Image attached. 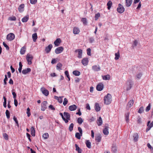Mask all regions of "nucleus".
<instances>
[{
    "label": "nucleus",
    "instance_id": "f257e3e1",
    "mask_svg": "<svg viewBox=\"0 0 153 153\" xmlns=\"http://www.w3.org/2000/svg\"><path fill=\"white\" fill-rule=\"evenodd\" d=\"M104 103L106 105L110 104L112 101V96L110 94H108L104 98Z\"/></svg>",
    "mask_w": 153,
    "mask_h": 153
},
{
    "label": "nucleus",
    "instance_id": "f03ea898",
    "mask_svg": "<svg viewBox=\"0 0 153 153\" xmlns=\"http://www.w3.org/2000/svg\"><path fill=\"white\" fill-rule=\"evenodd\" d=\"M133 82L131 80L129 79L127 80L125 85V87L126 90L128 91L131 89L132 87Z\"/></svg>",
    "mask_w": 153,
    "mask_h": 153
},
{
    "label": "nucleus",
    "instance_id": "7ed1b4c3",
    "mask_svg": "<svg viewBox=\"0 0 153 153\" xmlns=\"http://www.w3.org/2000/svg\"><path fill=\"white\" fill-rule=\"evenodd\" d=\"M26 59L27 61L28 64L30 65L32 64V60L33 59V57L32 55L29 53L27 54L26 57Z\"/></svg>",
    "mask_w": 153,
    "mask_h": 153
},
{
    "label": "nucleus",
    "instance_id": "20e7f679",
    "mask_svg": "<svg viewBox=\"0 0 153 153\" xmlns=\"http://www.w3.org/2000/svg\"><path fill=\"white\" fill-rule=\"evenodd\" d=\"M125 10L123 6L120 4H118V7L117 9V11L120 13H123Z\"/></svg>",
    "mask_w": 153,
    "mask_h": 153
},
{
    "label": "nucleus",
    "instance_id": "39448f33",
    "mask_svg": "<svg viewBox=\"0 0 153 153\" xmlns=\"http://www.w3.org/2000/svg\"><path fill=\"white\" fill-rule=\"evenodd\" d=\"M64 116L65 117V123H67L68 120H70V114L68 112H64Z\"/></svg>",
    "mask_w": 153,
    "mask_h": 153
},
{
    "label": "nucleus",
    "instance_id": "423d86ee",
    "mask_svg": "<svg viewBox=\"0 0 153 153\" xmlns=\"http://www.w3.org/2000/svg\"><path fill=\"white\" fill-rule=\"evenodd\" d=\"M15 37L14 34L13 33H10L7 35L6 38L7 40L11 41L14 39Z\"/></svg>",
    "mask_w": 153,
    "mask_h": 153
},
{
    "label": "nucleus",
    "instance_id": "0eeeda50",
    "mask_svg": "<svg viewBox=\"0 0 153 153\" xmlns=\"http://www.w3.org/2000/svg\"><path fill=\"white\" fill-rule=\"evenodd\" d=\"M47 102L44 101L41 104V110L42 111H44L47 108Z\"/></svg>",
    "mask_w": 153,
    "mask_h": 153
},
{
    "label": "nucleus",
    "instance_id": "6e6552de",
    "mask_svg": "<svg viewBox=\"0 0 153 153\" xmlns=\"http://www.w3.org/2000/svg\"><path fill=\"white\" fill-rule=\"evenodd\" d=\"M64 48L62 47H60L57 48L55 51V53L56 54L61 53L62 52Z\"/></svg>",
    "mask_w": 153,
    "mask_h": 153
},
{
    "label": "nucleus",
    "instance_id": "1a4fd4ad",
    "mask_svg": "<svg viewBox=\"0 0 153 153\" xmlns=\"http://www.w3.org/2000/svg\"><path fill=\"white\" fill-rule=\"evenodd\" d=\"M102 137L100 134H98L96 135L95 137V140L96 142H97V144L101 141Z\"/></svg>",
    "mask_w": 153,
    "mask_h": 153
},
{
    "label": "nucleus",
    "instance_id": "9d476101",
    "mask_svg": "<svg viewBox=\"0 0 153 153\" xmlns=\"http://www.w3.org/2000/svg\"><path fill=\"white\" fill-rule=\"evenodd\" d=\"M104 88V85L102 83H100L98 84L96 87V89L97 91H101Z\"/></svg>",
    "mask_w": 153,
    "mask_h": 153
},
{
    "label": "nucleus",
    "instance_id": "9b49d317",
    "mask_svg": "<svg viewBox=\"0 0 153 153\" xmlns=\"http://www.w3.org/2000/svg\"><path fill=\"white\" fill-rule=\"evenodd\" d=\"M73 32L74 34H78L79 33L80 30L78 27H75L73 29Z\"/></svg>",
    "mask_w": 153,
    "mask_h": 153
},
{
    "label": "nucleus",
    "instance_id": "f8f14e48",
    "mask_svg": "<svg viewBox=\"0 0 153 153\" xmlns=\"http://www.w3.org/2000/svg\"><path fill=\"white\" fill-rule=\"evenodd\" d=\"M41 90L43 94L46 96H47L49 94V91L48 90L45 89L44 88H42L41 89Z\"/></svg>",
    "mask_w": 153,
    "mask_h": 153
},
{
    "label": "nucleus",
    "instance_id": "ddd939ff",
    "mask_svg": "<svg viewBox=\"0 0 153 153\" xmlns=\"http://www.w3.org/2000/svg\"><path fill=\"white\" fill-rule=\"evenodd\" d=\"M53 47V46L51 44L49 45L47 47L45 48V51L47 53H49L51 51V48Z\"/></svg>",
    "mask_w": 153,
    "mask_h": 153
},
{
    "label": "nucleus",
    "instance_id": "4468645a",
    "mask_svg": "<svg viewBox=\"0 0 153 153\" xmlns=\"http://www.w3.org/2000/svg\"><path fill=\"white\" fill-rule=\"evenodd\" d=\"M133 140L134 142H137L139 138V135L137 133H135L134 134L133 136Z\"/></svg>",
    "mask_w": 153,
    "mask_h": 153
},
{
    "label": "nucleus",
    "instance_id": "2eb2a0df",
    "mask_svg": "<svg viewBox=\"0 0 153 153\" xmlns=\"http://www.w3.org/2000/svg\"><path fill=\"white\" fill-rule=\"evenodd\" d=\"M25 4H23L20 5L18 7L19 11L20 13H22L24 11Z\"/></svg>",
    "mask_w": 153,
    "mask_h": 153
},
{
    "label": "nucleus",
    "instance_id": "dca6fc26",
    "mask_svg": "<svg viewBox=\"0 0 153 153\" xmlns=\"http://www.w3.org/2000/svg\"><path fill=\"white\" fill-rule=\"evenodd\" d=\"M61 42V41L60 38H58L54 41V43L55 45L56 46H58Z\"/></svg>",
    "mask_w": 153,
    "mask_h": 153
},
{
    "label": "nucleus",
    "instance_id": "f3484780",
    "mask_svg": "<svg viewBox=\"0 0 153 153\" xmlns=\"http://www.w3.org/2000/svg\"><path fill=\"white\" fill-rule=\"evenodd\" d=\"M92 69L95 71H99L100 70V68L99 65H94L92 67Z\"/></svg>",
    "mask_w": 153,
    "mask_h": 153
},
{
    "label": "nucleus",
    "instance_id": "a211bd4d",
    "mask_svg": "<svg viewBox=\"0 0 153 153\" xmlns=\"http://www.w3.org/2000/svg\"><path fill=\"white\" fill-rule=\"evenodd\" d=\"M82 63L84 66L87 65L88 63V59L87 58L83 59L82 60Z\"/></svg>",
    "mask_w": 153,
    "mask_h": 153
},
{
    "label": "nucleus",
    "instance_id": "6ab92c4d",
    "mask_svg": "<svg viewBox=\"0 0 153 153\" xmlns=\"http://www.w3.org/2000/svg\"><path fill=\"white\" fill-rule=\"evenodd\" d=\"M134 101L133 100H131L128 103L127 107L129 108L132 106L134 104Z\"/></svg>",
    "mask_w": 153,
    "mask_h": 153
},
{
    "label": "nucleus",
    "instance_id": "aec40b11",
    "mask_svg": "<svg viewBox=\"0 0 153 153\" xmlns=\"http://www.w3.org/2000/svg\"><path fill=\"white\" fill-rule=\"evenodd\" d=\"M77 51L78 52V57L79 58H81L82 50L80 49H78L75 51V52H76Z\"/></svg>",
    "mask_w": 153,
    "mask_h": 153
},
{
    "label": "nucleus",
    "instance_id": "412c9836",
    "mask_svg": "<svg viewBox=\"0 0 153 153\" xmlns=\"http://www.w3.org/2000/svg\"><path fill=\"white\" fill-rule=\"evenodd\" d=\"M126 5L127 7L131 6L132 2V0H126Z\"/></svg>",
    "mask_w": 153,
    "mask_h": 153
},
{
    "label": "nucleus",
    "instance_id": "4be33fe9",
    "mask_svg": "<svg viewBox=\"0 0 153 153\" xmlns=\"http://www.w3.org/2000/svg\"><path fill=\"white\" fill-rule=\"evenodd\" d=\"M31 70L30 68H27L26 69L23 70L22 73L24 74H25L31 71Z\"/></svg>",
    "mask_w": 153,
    "mask_h": 153
},
{
    "label": "nucleus",
    "instance_id": "5701e85b",
    "mask_svg": "<svg viewBox=\"0 0 153 153\" xmlns=\"http://www.w3.org/2000/svg\"><path fill=\"white\" fill-rule=\"evenodd\" d=\"M76 108V106L75 105H73L70 106L69 107V109L71 111L75 110Z\"/></svg>",
    "mask_w": 153,
    "mask_h": 153
},
{
    "label": "nucleus",
    "instance_id": "b1692460",
    "mask_svg": "<svg viewBox=\"0 0 153 153\" xmlns=\"http://www.w3.org/2000/svg\"><path fill=\"white\" fill-rule=\"evenodd\" d=\"M26 51V47H25V46L22 47L20 51V53L21 54L23 55L25 53Z\"/></svg>",
    "mask_w": 153,
    "mask_h": 153
},
{
    "label": "nucleus",
    "instance_id": "393cba45",
    "mask_svg": "<svg viewBox=\"0 0 153 153\" xmlns=\"http://www.w3.org/2000/svg\"><path fill=\"white\" fill-rule=\"evenodd\" d=\"M102 76V79L105 80H109L111 78L110 75L109 74H107L106 75Z\"/></svg>",
    "mask_w": 153,
    "mask_h": 153
},
{
    "label": "nucleus",
    "instance_id": "a878e982",
    "mask_svg": "<svg viewBox=\"0 0 153 153\" xmlns=\"http://www.w3.org/2000/svg\"><path fill=\"white\" fill-rule=\"evenodd\" d=\"M29 16L27 15L26 16L23 17L22 19V21L23 22H26L29 19Z\"/></svg>",
    "mask_w": 153,
    "mask_h": 153
},
{
    "label": "nucleus",
    "instance_id": "bb28decb",
    "mask_svg": "<svg viewBox=\"0 0 153 153\" xmlns=\"http://www.w3.org/2000/svg\"><path fill=\"white\" fill-rule=\"evenodd\" d=\"M81 21L85 25H87L88 22L87 19L85 18H83L81 19Z\"/></svg>",
    "mask_w": 153,
    "mask_h": 153
},
{
    "label": "nucleus",
    "instance_id": "cd10ccee",
    "mask_svg": "<svg viewBox=\"0 0 153 153\" xmlns=\"http://www.w3.org/2000/svg\"><path fill=\"white\" fill-rule=\"evenodd\" d=\"M32 37L33 41L35 42L38 38L37 33H35L33 34L32 36Z\"/></svg>",
    "mask_w": 153,
    "mask_h": 153
},
{
    "label": "nucleus",
    "instance_id": "c85d7f7f",
    "mask_svg": "<svg viewBox=\"0 0 153 153\" xmlns=\"http://www.w3.org/2000/svg\"><path fill=\"white\" fill-rule=\"evenodd\" d=\"M112 5V3L111 1H108L107 4V5L108 6L107 8L108 10H109L111 7Z\"/></svg>",
    "mask_w": 153,
    "mask_h": 153
},
{
    "label": "nucleus",
    "instance_id": "c756f323",
    "mask_svg": "<svg viewBox=\"0 0 153 153\" xmlns=\"http://www.w3.org/2000/svg\"><path fill=\"white\" fill-rule=\"evenodd\" d=\"M103 132L105 135H107L108 134V127H106L104 128L103 130Z\"/></svg>",
    "mask_w": 153,
    "mask_h": 153
},
{
    "label": "nucleus",
    "instance_id": "7c9ffc66",
    "mask_svg": "<svg viewBox=\"0 0 153 153\" xmlns=\"http://www.w3.org/2000/svg\"><path fill=\"white\" fill-rule=\"evenodd\" d=\"M111 151L113 152H115L117 151V147L115 144L112 145Z\"/></svg>",
    "mask_w": 153,
    "mask_h": 153
},
{
    "label": "nucleus",
    "instance_id": "2f4dec72",
    "mask_svg": "<svg viewBox=\"0 0 153 153\" xmlns=\"http://www.w3.org/2000/svg\"><path fill=\"white\" fill-rule=\"evenodd\" d=\"M95 109L97 111H99L100 110V107L97 103H96L95 106Z\"/></svg>",
    "mask_w": 153,
    "mask_h": 153
},
{
    "label": "nucleus",
    "instance_id": "473e14b6",
    "mask_svg": "<svg viewBox=\"0 0 153 153\" xmlns=\"http://www.w3.org/2000/svg\"><path fill=\"white\" fill-rule=\"evenodd\" d=\"M31 134L32 136L33 137L35 136V131L33 127H32L31 128Z\"/></svg>",
    "mask_w": 153,
    "mask_h": 153
},
{
    "label": "nucleus",
    "instance_id": "72a5a7b5",
    "mask_svg": "<svg viewBox=\"0 0 153 153\" xmlns=\"http://www.w3.org/2000/svg\"><path fill=\"white\" fill-rule=\"evenodd\" d=\"M62 65L61 63L60 62L58 63L56 65V69L57 70H62L61 68L62 67Z\"/></svg>",
    "mask_w": 153,
    "mask_h": 153
},
{
    "label": "nucleus",
    "instance_id": "f704fd0d",
    "mask_svg": "<svg viewBox=\"0 0 153 153\" xmlns=\"http://www.w3.org/2000/svg\"><path fill=\"white\" fill-rule=\"evenodd\" d=\"M3 98L4 100V102H3V106H4V107L5 108H6L7 107V105H6L7 99H6V97H5V96H3Z\"/></svg>",
    "mask_w": 153,
    "mask_h": 153
},
{
    "label": "nucleus",
    "instance_id": "c9c22d12",
    "mask_svg": "<svg viewBox=\"0 0 153 153\" xmlns=\"http://www.w3.org/2000/svg\"><path fill=\"white\" fill-rule=\"evenodd\" d=\"M76 147V150L78 152V153H81V150L80 149L78 146L76 144H75Z\"/></svg>",
    "mask_w": 153,
    "mask_h": 153
},
{
    "label": "nucleus",
    "instance_id": "e433bc0d",
    "mask_svg": "<svg viewBox=\"0 0 153 153\" xmlns=\"http://www.w3.org/2000/svg\"><path fill=\"white\" fill-rule=\"evenodd\" d=\"M73 74L77 76H78L80 74V72L77 71H74L73 72Z\"/></svg>",
    "mask_w": 153,
    "mask_h": 153
},
{
    "label": "nucleus",
    "instance_id": "4c0bfd02",
    "mask_svg": "<svg viewBox=\"0 0 153 153\" xmlns=\"http://www.w3.org/2000/svg\"><path fill=\"white\" fill-rule=\"evenodd\" d=\"M85 143L86 145V146L88 148H91V143L88 140L86 141Z\"/></svg>",
    "mask_w": 153,
    "mask_h": 153
},
{
    "label": "nucleus",
    "instance_id": "58836bf2",
    "mask_svg": "<svg viewBox=\"0 0 153 153\" xmlns=\"http://www.w3.org/2000/svg\"><path fill=\"white\" fill-rule=\"evenodd\" d=\"M120 53L118 51L117 53H116L115 54V59L116 60L118 59L120 57Z\"/></svg>",
    "mask_w": 153,
    "mask_h": 153
},
{
    "label": "nucleus",
    "instance_id": "ea45409f",
    "mask_svg": "<svg viewBox=\"0 0 153 153\" xmlns=\"http://www.w3.org/2000/svg\"><path fill=\"white\" fill-rule=\"evenodd\" d=\"M77 123L79 124H81L82 123L83 121V120L82 119V118L81 117H79L78 118L77 120Z\"/></svg>",
    "mask_w": 153,
    "mask_h": 153
},
{
    "label": "nucleus",
    "instance_id": "a19ab883",
    "mask_svg": "<svg viewBox=\"0 0 153 153\" xmlns=\"http://www.w3.org/2000/svg\"><path fill=\"white\" fill-rule=\"evenodd\" d=\"M16 17L15 16H12L8 18V20L10 21H16Z\"/></svg>",
    "mask_w": 153,
    "mask_h": 153
},
{
    "label": "nucleus",
    "instance_id": "79ce46f5",
    "mask_svg": "<svg viewBox=\"0 0 153 153\" xmlns=\"http://www.w3.org/2000/svg\"><path fill=\"white\" fill-rule=\"evenodd\" d=\"M65 75L68 78V81H69L70 80V78L69 75L68 71H65Z\"/></svg>",
    "mask_w": 153,
    "mask_h": 153
},
{
    "label": "nucleus",
    "instance_id": "37998d69",
    "mask_svg": "<svg viewBox=\"0 0 153 153\" xmlns=\"http://www.w3.org/2000/svg\"><path fill=\"white\" fill-rule=\"evenodd\" d=\"M81 134L80 133L77 132L75 134V137L78 139H80L81 137Z\"/></svg>",
    "mask_w": 153,
    "mask_h": 153
},
{
    "label": "nucleus",
    "instance_id": "c03bdc74",
    "mask_svg": "<svg viewBox=\"0 0 153 153\" xmlns=\"http://www.w3.org/2000/svg\"><path fill=\"white\" fill-rule=\"evenodd\" d=\"M6 115L7 119H9L10 117V113L9 111L7 110L6 111Z\"/></svg>",
    "mask_w": 153,
    "mask_h": 153
},
{
    "label": "nucleus",
    "instance_id": "a18cd8bd",
    "mask_svg": "<svg viewBox=\"0 0 153 153\" xmlns=\"http://www.w3.org/2000/svg\"><path fill=\"white\" fill-rule=\"evenodd\" d=\"M125 119L126 120V121L127 123H128V122L129 120V114L128 113H127L125 115Z\"/></svg>",
    "mask_w": 153,
    "mask_h": 153
},
{
    "label": "nucleus",
    "instance_id": "49530a36",
    "mask_svg": "<svg viewBox=\"0 0 153 153\" xmlns=\"http://www.w3.org/2000/svg\"><path fill=\"white\" fill-rule=\"evenodd\" d=\"M142 76V73H139L136 75V76L137 79H139Z\"/></svg>",
    "mask_w": 153,
    "mask_h": 153
},
{
    "label": "nucleus",
    "instance_id": "de8ad7c7",
    "mask_svg": "<svg viewBox=\"0 0 153 153\" xmlns=\"http://www.w3.org/2000/svg\"><path fill=\"white\" fill-rule=\"evenodd\" d=\"M97 123H99L100 124H101L102 123V120L101 117H100L99 119L97 120Z\"/></svg>",
    "mask_w": 153,
    "mask_h": 153
},
{
    "label": "nucleus",
    "instance_id": "09e8293b",
    "mask_svg": "<svg viewBox=\"0 0 153 153\" xmlns=\"http://www.w3.org/2000/svg\"><path fill=\"white\" fill-rule=\"evenodd\" d=\"M43 138L44 139H47L49 137V135L48 133H45L43 135Z\"/></svg>",
    "mask_w": 153,
    "mask_h": 153
},
{
    "label": "nucleus",
    "instance_id": "8fccbe9b",
    "mask_svg": "<svg viewBox=\"0 0 153 153\" xmlns=\"http://www.w3.org/2000/svg\"><path fill=\"white\" fill-rule=\"evenodd\" d=\"M3 136L5 140H8V136L6 133H3Z\"/></svg>",
    "mask_w": 153,
    "mask_h": 153
},
{
    "label": "nucleus",
    "instance_id": "3c124183",
    "mask_svg": "<svg viewBox=\"0 0 153 153\" xmlns=\"http://www.w3.org/2000/svg\"><path fill=\"white\" fill-rule=\"evenodd\" d=\"M100 16V13H98L95 15V18L96 20L98 19V18Z\"/></svg>",
    "mask_w": 153,
    "mask_h": 153
},
{
    "label": "nucleus",
    "instance_id": "603ef678",
    "mask_svg": "<svg viewBox=\"0 0 153 153\" xmlns=\"http://www.w3.org/2000/svg\"><path fill=\"white\" fill-rule=\"evenodd\" d=\"M68 102V101L67 99L66 98H65L63 103V105L64 106L66 105L67 104Z\"/></svg>",
    "mask_w": 153,
    "mask_h": 153
},
{
    "label": "nucleus",
    "instance_id": "864d4df0",
    "mask_svg": "<svg viewBox=\"0 0 153 153\" xmlns=\"http://www.w3.org/2000/svg\"><path fill=\"white\" fill-rule=\"evenodd\" d=\"M144 111V108L143 107H141L139 108V110L138 111V112L139 113H141Z\"/></svg>",
    "mask_w": 153,
    "mask_h": 153
},
{
    "label": "nucleus",
    "instance_id": "5fc2aeb1",
    "mask_svg": "<svg viewBox=\"0 0 153 153\" xmlns=\"http://www.w3.org/2000/svg\"><path fill=\"white\" fill-rule=\"evenodd\" d=\"M14 90L13 89L12 90V94L13 96V98L14 99H16V93H15V92L13 91H14Z\"/></svg>",
    "mask_w": 153,
    "mask_h": 153
},
{
    "label": "nucleus",
    "instance_id": "6e6d98bb",
    "mask_svg": "<svg viewBox=\"0 0 153 153\" xmlns=\"http://www.w3.org/2000/svg\"><path fill=\"white\" fill-rule=\"evenodd\" d=\"M89 41L91 43H92L94 41V38L93 37H91L89 38Z\"/></svg>",
    "mask_w": 153,
    "mask_h": 153
},
{
    "label": "nucleus",
    "instance_id": "4d7b16f0",
    "mask_svg": "<svg viewBox=\"0 0 153 153\" xmlns=\"http://www.w3.org/2000/svg\"><path fill=\"white\" fill-rule=\"evenodd\" d=\"M3 44L4 46L6 48V49L8 50L9 49V46L4 42H3Z\"/></svg>",
    "mask_w": 153,
    "mask_h": 153
},
{
    "label": "nucleus",
    "instance_id": "13d9d810",
    "mask_svg": "<svg viewBox=\"0 0 153 153\" xmlns=\"http://www.w3.org/2000/svg\"><path fill=\"white\" fill-rule=\"evenodd\" d=\"M27 116L29 117L30 115V109L29 108H28L27 109Z\"/></svg>",
    "mask_w": 153,
    "mask_h": 153
},
{
    "label": "nucleus",
    "instance_id": "bf43d9fd",
    "mask_svg": "<svg viewBox=\"0 0 153 153\" xmlns=\"http://www.w3.org/2000/svg\"><path fill=\"white\" fill-rule=\"evenodd\" d=\"M31 4H35L37 2V0H30Z\"/></svg>",
    "mask_w": 153,
    "mask_h": 153
},
{
    "label": "nucleus",
    "instance_id": "052dcab7",
    "mask_svg": "<svg viewBox=\"0 0 153 153\" xmlns=\"http://www.w3.org/2000/svg\"><path fill=\"white\" fill-rule=\"evenodd\" d=\"M150 106L151 105L150 104H149L146 107V112L148 111L150 109Z\"/></svg>",
    "mask_w": 153,
    "mask_h": 153
},
{
    "label": "nucleus",
    "instance_id": "680f3d73",
    "mask_svg": "<svg viewBox=\"0 0 153 153\" xmlns=\"http://www.w3.org/2000/svg\"><path fill=\"white\" fill-rule=\"evenodd\" d=\"M87 54L88 55L90 56L91 55V50L90 48H88L87 49Z\"/></svg>",
    "mask_w": 153,
    "mask_h": 153
},
{
    "label": "nucleus",
    "instance_id": "e2e57ef3",
    "mask_svg": "<svg viewBox=\"0 0 153 153\" xmlns=\"http://www.w3.org/2000/svg\"><path fill=\"white\" fill-rule=\"evenodd\" d=\"M151 125H149H149H147V126H148V127L146 129V131L147 132L149 130H150V129H151V128L152 127V126L153 125H151L152 126H151Z\"/></svg>",
    "mask_w": 153,
    "mask_h": 153
},
{
    "label": "nucleus",
    "instance_id": "0e129e2a",
    "mask_svg": "<svg viewBox=\"0 0 153 153\" xmlns=\"http://www.w3.org/2000/svg\"><path fill=\"white\" fill-rule=\"evenodd\" d=\"M74 127V125H70L69 127V129L70 131H72Z\"/></svg>",
    "mask_w": 153,
    "mask_h": 153
},
{
    "label": "nucleus",
    "instance_id": "69168bd1",
    "mask_svg": "<svg viewBox=\"0 0 153 153\" xmlns=\"http://www.w3.org/2000/svg\"><path fill=\"white\" fill-rule=\"evenodd\" d=\"M26 135H27V138H28V139H29V140L30 141V142H31V139H30V135L27 133H26Z\"/></svg>",
    "mask_w": 153,
    "mask_h": 153
},
{
    "label": "nucleus",
    "instance_id": "338daca9",
    "mask_svg": "<svg viewBox=\"0 0 153 153\" xmlns=\"http://www.w3.org/2000/svg\"><path fill=\"white\" fill-rule=\"evenodd\" d=\"M13 119L15 121L16 123L17 124H18V122L15 116L13 117Z\"/></svg>",
    "mask_w": 153,
    "mask_h": 153
},
{
    "label": "nucleus",
    "instance_id": "774afa93",
    "mask_svg": "<svg viewBox=\"0 0 153 153\" xmlns=\"http://www.w3.org/2000/svg\"><path fill=\"white\" fill-rule=\"evenodd\" d=\"M14 103L16 106H17L18 105V102L17 100L16 99H14Z\"/></svg>",
    "mask_w": 153,
    "mask_h": 153
}]
</instances>
